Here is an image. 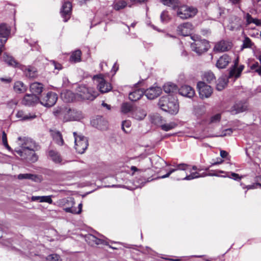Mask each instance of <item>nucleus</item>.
<instances>
[{
  "mask_svg": "<svg viewBox=\"0 0 261 261\" xmlns=\"http://www.w3.org/2000/svg\"><path fill=\"white\" fill-rule=\"evenodd\" d=\"M2 142L4 146L10 150L11 149V147L8 144L7 134L4 131H3L2 132Z\"/></svg>",
  "mask_w": 261,
  "mask_h": 261,
  "instance_id": "45",
  "label": "nucleus"
},
{
  "mask_svg": "<svg viewBox=\"0 0 261 261\" xmlns=\"http://www.w3.org/2000/svg\"><path fill=\"white\" fill-rule=\"evenodd\" d=\"M16 117L21 120H27L33 119L36 117L35 115H31L30 114H24L22 111H19L16 114Z\"/></svg>",
  "mask_w": 261,
  "mask_h": 261,
  "instance_id": "37",
  "label": "nucleus"
},
{
  "mask_svg": "<svg viewBox=\"0 0 261 261\" xmlns=\"http://www.w3.org/2000/svg\"><path fill=\"white\" fill-rule=\"evenodd\" d=\"M72 5L71 4L67 2L63 4L61 10V13L64 18V21L66 22L70 18L71 13Z\"/></svg>",
  "mask_w": 261,
  "mask_h": 261,
  "instance_id": "15",
  "label": "nucleus"
},
{
  "mask_svg": "<svg viewBox=\"0 0 261 261\" xmlns=\"http://www.w3.org/2000/svg\"><path fill=\"white\" fill-rule=\"evenodd\" d=\"M161 19L163 22L167 21L169 20V17L167 14V12L165 11L163 12L161 15Z\"/></svg>",
  "mask_w": 261,
  "mask_h": 261,
  "instance_id": "53",
  "label": "nucleus"
},
{
  "mask_svg": "<svg viewBox=\"0 0 261 261\" xmlns=\"http://www.w3.org/2000/svg\"><path fill=\"white\" fill-rule=\"evenodd\" d=\"M25 75L29 78H34L36 76V70L33 67L26 68L24 66L23 70Z\"/></svg>",
  "mask_w": 261,
  "mask_h": 261,
  "instance_id": "34",
  "label": "nucleus"
},
{
  "mask_svg": "<svg viewBox=\"0 0 261 261\" xmlns=\"http://www.w3.org/2000/svg\"><path fill=\"white\" fill-rule=\"evenodd\" d=\"M253 45V43L252 42L251 39L248 37H245L244 40H243V43L242 45V48H250Z\"/></svg>",
  "mask_w": 261,
  "mask_h": 261,
  "instance_id": "44",
  "label": "nucleus"
},
{
  "mask_svg": "<svg viewBox=\"0 0 261 261\" xmlns=\"http://www.w3.org/2000/svg\"><path fill=\"white\" fill-rule=\"evenodd\" d=\"M188 167V165L182 163L177 165L176 166V168H175L174 169H176V171L178 170H186Z\"/></svg>",
  "mask_w": 261,
  "mask_h": 261,
  "instance_id": "50",
  "label": "nucleus"
},
{
  "mask_svg": "<svg viewBox=\"0 0 261 261\" xmlns=\"http://www.w3.org/2000/svg\"><path fill=\"white\" fill-rule=\"evenodd\" d=\"M0 43H1V44H0V55H1L2 51L3 50H4L5 49V46H4L5 43H4V41H3V42H0Z\"/></svg>",
  "mask_w": 261,
  "mask_h": 261,
  "instance_id": "64",
  "label": "nucleus"
},
{
  "mask_svg": "<svg viewBox=\"0 0 261 261\" xmlns=\"http://www.w3.org/2000/svg\"><path fill=\"white\" fill-rule=\"evenodd\" d=\"M194 42L191 43V48L193 51L200 55L206 51L208 49V43L205 39H200L198 37H192Z\"/></svg>",
  "mask_w": 261,
  "mask_h": 261,
  "instance_id": "4",
  "label": "nucleus"
},
{
  "mask_svg": "<svg viewBox=\"0 0 261 261\" xmlns=\"http://www.w3.org/2000/svg\"><path fill=\"white\" fill-rule=\"evenodd\" d=\"M156 161H157V162L160 163V164H166V162L165 161H164L162 159H161V158H160L159 156H157L156 157Z\"/></svg>",
  "mask_w": 261,
  "mask_h": 261,
  "instance_id": "63",
  "label": "nucleus"
},
{
  "mask_svg": "<svg viewBox=\"0 0 261 261\" xmlns=\"http://www.w3.org/2000/svg\"><path fill=\"white\" fill-rule=\"evenodd\" d=\"M233 132V130L231 128L226 129L223 130L222 134L220 135H216L215 137H225L226 136H230Z\"/></svg>",
  "mask_w": 261,
  "mask_h": 261,
  "instance_id": "47",
  "label": "nucleus"
},
{
  "mask_svg": "<svg viewBox=\"0 0 261 261\" xmlns=\"http://www.w3.org/2000/svg\"><path fill=\"white\" fill-rule=\"evenodd\" d=\"M31 200L32 201L39 200L41 202H47L49 204L53 203V200L51 198V196H33L31 197Z\"/></svg>",
  "mask_w": 261,
  "mask_h": 261,
  "instance_id": "30",
  "label": "nucleus"
},
{
  "mask_svg": "<svg viewBox=\"0 0 261 261\" xmlns=\"http://www.w3.org/2000/svg\"><path fill=\"white\" fill-rule=\"evenodd\" d=\"M58 99L57 95L53 92H48L46 95L41 98L40 100V103L46 107H51L53 106Z\"/></svg>",
  "mask_w": 261,
  "mask_h": 261,
  "instance_id": "9",
  "label": "nucleus"
},
{
  "mask_svg": "<svg viewBox=\"0 0 261 261\" xmlns=\"http://www.w3.org/2000/svg\"><path fill=\"white\" fill-rule=\"evenodd\" d=\"M36 150H30L29 151L26 152L21 151L20 150H15V151L22 159L34 163L38 160V156L35 153Z\"/></svg>",
  "mask_w": 261,
  "mask_h": 261,
  "instance_id": "11",
  "label": "nucleus"
},
{
  "mask_svg": "<svg viewBox=\"0 0 261 261\" xmlns=\"http://www.w3.org/2000/svg\"><path fill=\"white\" fill-rule=\"evenodd\" d=\"M179 93L184 96L191 98L194 95L195 91L191 87L184 85L179 89Z\"/></svg>",
  "mask_w": 261,
  "mask_h": 261,
  "instance_id": "20",
  "label": "nucleus"
},
{
  "mask_svg": "<svg viewBox=\"0 0 261 261\" xmlns=\"http://www.w3.org/2000/svg\"><path fill=\"white\" fill-rule=\"evenodd\" d=\"M197 87L199 96L201 98H208L212 94L213 90L211 87L203 82H199L197 83Z\"/></svg>",
  "mask_w": 261,
  "mask_h": 261,
  "instance_id": "10",
  "label": "nucleus"
},
{
  "mask_svg": "<svg viewBox=\"0 0 261 261\" xmlns=\"http://www.w3.org/2000/svg\"><path fill=\"white\" fill-rule=\"evenodd\" d=\"M50 63L54 66L55 69H58V70H60V69H62V65L60 63H57L55 61H51L50 62Z\"/></svg>",
  "mask_w": 261,
  "mask_h": 261,
  "instance_id": "55",
  "label": "nucleus"
},
{
  "mask_svg": "<svg viewBox=\"0 0 261 261\" xmlns=\"http://www.w3.org/2000/svg\"><path fill=\"white\" fill-rule=\"evenodd\" d=\"M221 119V115L220 114H217L213 116H212L211 118L210 122L211 123H216L219 122Z\"/></svg>",
  "mask_w": 261,
  "mask_h": 261,
  "instance_id": "49",
  "label": "nucleus"
},
{
  "mask_svg": "<svg viewBox=\"0 0 261 261\" xmlns=\"http://www.w3.org/2000/svg\"><path fill=\"white\" fill-rule=\"evenodd\" d=\"M160 1L163 5L171 7L174 10L177 9L180 5L178 0H160Z\"/></svg>",
  "mask_w": 261,
  "mask_h": 261,
  "instance_id": "27",
  "label": "nucleus"
},
{
  "mask_svg": "<svg viewBox=\"0 0 261 261\" xmlns=\"http://www.w3.org/2000/svg\"><path fill=\"white\" fill-rule=\"evenodd\" d=\"M0 80L3 82H5L7 83H10L12 81V79L10 77L6 78V79L4 78V77H1Z\"/></svg>",
  "mask_w": 261,
  "mask_h": 261,
  "instance_id": "59",
  "label": "nucleus"
},
{
  "mask_svg": "<svg viewBox=\"0 0 261 261\" xmlns=\"http://www.w3.org/2000/svg\"><path fill=\"white\" fill-rule=\"evenodd\" d=\"M197 12V9L194 7L179 6L177 8V15L182 19H186L194 17Z\"/></svg>",
  "mask_w": 261,
  "mask_h": 261,
  "instance_id": "5",
  "label": "nucleus"
},
{
  "mask_svg": "<svg viewBox=\"0 0 261 261\" xmlns=\"http://www.w3.org/2000/svg\"><path fill=\"white\" fill-rule=\"evenodd\" d=\"M230 48L231 45L229 42L222 40L216 44L214 49L218 52H223L228 50Z\"/></svg>",
  "mask_w": 261,
  "mask_h": 261,
  "instance_id": "21",
  "label": "nucleus"
},
{
  "mask_svg": "<svg viewBox=\"0 0 261 261\" xmlns=\"http://www.w3.org/2000/svg\"><path fill=\"white\" fill-rule=\"evenodd\" d=\"M51 135L54 140L59 145H63L64 144V140L61 133L59 131H52Z\"/></svg>",
  "mask_w": 261,
  "mask_h": 261,
  "instance_id": "29",
  "label": "nucleus"
},
{
  "mask_svg": "<svg viewBox=\"0 0 261 261\" xmlns=\"http://www.w3.org/2000/svg\"><path fill=\"white\" fill-rule=\"evenodd\" d=\"M103 242L104 241L103 240L98 239L96 237H95V240L94 244H95L96 245L101 244L103 243Z\"/></svg>",
  "mask_w": 261,
  "mask_h": 261,
  "instance_id": "61",
  "label": "nucleus"
},
{
  "mask_svg": "<svg viewBox=\"0 0 261 261\" xmlns=\"http://www.w3.org/2000/svg\"><path fill=\"white\" fill-rule=\"evenodd\" d=\"M60 257L57 254H52L48 255L46 257V260L47 261H59Z\"/></svg>",
  "mask_w": 261,
  "mask_h": 261,
  "instance_id": "46",
  "label": "nucleus"
},
{
  "mask_svg": "<svg viewBox=\"0 0 261 261\" xmlns=\"http://www.w3.org/2000/svg\"><path fill=\"white\" fill-rule=\"evenodd\" d=\"M226 85V82L223 78H220L218 80V83L216 85V89L218 91H221L223 90L225 86Z\"/></svg>",
  "mask_w": 261,
  "mask_h": 261,
  "instance_id": "41",
  "label": "nucleus"
},
{
  "mask_svg": "<svg viewBox=\"0 0 261 261\" xmlns=\"http://www.w3.org/2000/svg\"><path fill=\"white\" fill-rule=\"evenodd\" d=\"M10 33V29L5 24L0 25V42L6 43Z\"/></svg>",
  "mask_w": 261,
  "mask_h": 261,
  "instance_id": "18",
  "label": "nucleus"
},
{
  "mask_svg": "<svg viewBox=\"0 0 261 261\" xmlns=\"http://www.w3.org/2000/svg\"><path fill=\"white\" fill-rule=\"evenodd\" d=\"M193 174L194 175V176H196V178H198V177H204V176H207V175L217 176V175L216 174H206V173H203L202 174H200L199 173L197 172H193Z\"/></svg>",
  "mask_w": 261,
  "mask_h": 261,
  "instance_id": "52",
  "label": "nucleus"
},
{
  "mask_svg": "<svg viewBox=\"0 0 261 261\" xmlns=\"http://www.w3.org/2000/svg\"><path fill=\"white\" fill-rule=\"evenodd\" d=\"M203 79L208 83H212L215 81V76L211 71H207L203 75Z\"/></svg>",
  "mask_w": 261,
  "mask_h": 261,
  "instance_id": "39",
  "label": "nucleus"
},
{
  "mask_svg": "<svg viewBox=\"0 0 261 261\" xmlns=\"http://www.w3.org/2000/svg\"><path fill=\"white\" fill-rule=\"evenodd\" d=\"M133 117L138 120H143L146 116V112L145 111L137 109L133 111Z\"/></svg>",
  "mask_w": 261,
  "mask_h": 261,
  "instance_id": "26",
  "label": "nucleus"
},
{
  "mask_svg": "<svg viewBox=\"0 0 261 261\" xmlns=\"http://www.w3.org/2000/svg\"><path fill=\"white\" fill-rule=\"evenodd\" d=\"M248 109L247 105L242 101L235 103L230 109L229 111L232 115H236L246 111Z\"/></svg>",
  "mask_w": 261,
  "mask_h": 261,
  "instance_id": "13",
  "label": "nucleus"
},
{
  "mask_svg": "<svg viewBox=\"0 0 261 261\" xmlns=\"http://www.w3.org/2000/svg\"><path fill=\"white\" fill-rule=\"evenodd\" d=\"M48 155L50 159L56 163H60L62 162V158L60 154L55 150H49L48 151Z\"/></svg>",
  "mask_w": 261,
  "mask_h": 261,
  "instance_id": "28",
  "label": "nucleus"
},
{
  "mask_svg": "<svg viewBox=\"0 0 261 261\" xmlns=\"http://www.w3.org/2000/svg\"><path fill=\"white\" fill-rule=\"evenodd\" d=\"M76 99L77 100H94L98 95L97 92L93 88L80 85L76 89Z\"/></svg>",
  "mask_w": 261,
  "mask_h": 261,
  "instance_id": "3",
  "label": "nucleus"
},
{
  "mask_svg": "<svg viewBox=\"0 0 261 261\" xmlns=\"http://www.w3.org/2000/svg\"><path fill=\"white\" fill-rule=\"evenodd\" d=\"M133 110L132 106L128 103H124L121 106V111L123 113H127Z\"/></svg>",
  "mask_w": 261,
  "mask_h": 261,
  "instance_id": "42",
  "label": "nucleus"
},
{
  "mask_svg": "<svg viewBox=\"0 0 261 261\" xmlns=\"http://www.w3.org/2000/svg\"><path fill=\"white\" fill-rule=\"evenodd\" d=\"M18 140L22 143H19V145L21 147L19 150L21 151H29L30 150H38L39 146L31 139L26 138H22L19 137Z\"/></svg>",
  "mask_w": 261,
  "mask_h": 261,
  "instance_id": "7",
  "label": "nucleus"
},
{
  "mask_svg": "<svg viewBox=\"0 0 261 261\" xmlns=\"http://www.w3.org/2000/svg\"><path fill=\"white\" fill-rule=\"evenodd\" d=\"M37 177V175L30 173L19 174L17 176V178L20 180L28 179L33 181H36Z\"/></svg>",
  "mask_w": 261,
  "mask_h": 261,
  "instance_id": "36",
  "label": "nucleus"
},
{
  "mask_svg": "<svg viewBox=\"0 0 261 261\" xmlns=\"http://www.w3.org/2000/svg\"><path fill=\"white\" fill-rule=\"evenodd\" d=\"M131 126V122L129 120L123 121L122 123V129L125 133L129 132V128Z\"/></svg>",
  "mask_w": 261,
  "mask_h": 261,
  "instance_id": "43",
  "label": "nucleus"
},
{
  "mask_svg": "<svg viewBox=\"0 0 261 261\" xmlns=\"http://www.w3.org/2000/svg\"><path fill=\"white\" fill-rule=\"evenodd\" d=\"M56 116H60L65 122L79 121L83 118L82 112L74 109L65 107L54 112Z\"/></svg>",
  "mask_w": 261,
  "mask_h": 261,
  "instance_id": "1",
  "label": "nucleus"
},
{
  "mask_svg": "<svg viewBox=\"0 0 261 261\" xmlns=\"http://www.w3.org/2000/svg\"><path fill=\"white\" fill-rule=\"evenodd\" d=\"M193 173H192L191 174L189 175H187L186 177H184L182 179L184 180H191L194 178H196V176H194Z\"/></svg>",
  "mask_w": 261,
  "mask_h": 261,
  "instance_id": "57",
  "label": "nucleus"
},
{
  "mask_svg": "<svg viewBox=\"0 0 261 261\" xmlns=\"http://www.w3.org/2000/svg\"><path fill=\"white\" fill-rule=\"evenodd\" d=\"M30 88L32 93L36 95L37 94H40L42 92L43 86L40 83L35 82L30 85Z\"/></svg>",
  "mask_w": 261,
  "mask_h": 261,
  "instance_id": "24",
  "label": "nucleus"
},
{
  "mask_svg": "<svg viewBox=\"0 0 261 261\" xmlns=\"http://www.w3.org/2000/svg\"><path fill=\"white\" fill-rule=\"evenodd\" d=\"M177 124L173 122H170L169 123L164 124L161 125V127L162 129L164 131H169L176 126Z\"/></svg>",
  "mask_w": 261,
  "mask_h": 261,
  "instance_id": "40",
  "label": "nucleus"
},
{
  "mask_svg": "<svg viewBox=\"0 0 261 261\" xmlns=\"http://www.w3.org/2000/svg\"><path fill=\"white\" fill-rule=\"evenodd\" d=\"M3 60L9 66L18 67L20 68L21 70H23L24 66L20 65L12 56L8 55L6 53L4 54Z\"/></svg>",
  "mask_w": 261,
  "mask_h": 261,
  "instance_id": "19",
  "label": "nucleus"
},
{
  "mask_svg": "<svg viewBox=\"0 0 261 261\" xmlns=\"http://www.w3.org/2000/svg\"><path fill=\"white\" fill-rule=\"evenodd\" d=\"M253 23L257 26H261V20L257 18H254Z\"/></svg>",
  "mask_w": 261,
  "mask_h": 261,
  "instance_id": "60",
  "label": "nucleus"
},
{
  "mask_svg": "<svg viewBox=\"0 0 261 261\" xmlns=\"http://www.w3.org/2000/svg\"><path fill=\"white\" fill-rule=\"evenodd\" d=\"M82 53L80 50H76L73 52L70 56V60L74 63L78 62L81 60Z\"/></svg>",
  "mask_w": 261,
  "mask_h": 261,
  "instance_id": "35",
  "label": "nucleus"
},
{
  "mask_svg": "<svg viewBox=\"0 0 261 261\" xmlns=\"http://www.w3.org/2000/svg\"><path fill=\"white\" fill-rule=\"evenodd\" d=\"M94 79L96 82L97 88L101 93H107L111 90L112 87L111 84L106 82L101 75L94 76Z\"/></svg>",
  "mask_w": 261,
  "mask_h": 261,
  "instance_id": "8",
  "label": "nucleus"
},
{
  "mask_svg": "<svg viewBox=\"0 0 261 261\" xmlns=\"http://www.w3.org/2000/svg\"><path fill=\"white\" fill-rule=\"evenodd\" d=\"M158 105L162 110L172 115L176 114L179 110L177 100L169 95L162 97L160 99Z\"/></svg>",
  "mask_w": 261,
  "mask_h": 261,
  "instance_id": "2",
  "label": "nucleus"
},
{
  "mask_svg": "<svg viewBox=\"0 0 261 261\" xmlns=\"http://www.w3.org/2000/svg\"><path fill=\"white\" fill-rule=\"evenodd\" d=\"M260 66H259L258 63L257 62H256L255 63L253 64L250 66V69L251 70H256L258 68H259Z\"/></svg>",
  "mask_w": 261,
  "mask_h": 261,
  "instance_id": "58",
  "label": "nucleus"
},
{
  "mask_svg": "<svg viewBox=\"0 0 261 261\" xmlns=\"http://www.w3.org/2000/svg\"><path fill=\"white\" fill-rule=\"evenodd\" d=\"M144 94V91L142 89H137L130 92L129 94V99L132 101H137L140 99Z\"/></svg>",
  "mask_w": 261,
  "mask_h": 261,
  "instance_id": "25",
  "label": "nucleus"
},
{
  "mask_svg": "<svg viewBox=\"0 0 261 261\" xmlns=\"http://www.w3.org/2000/svg\"><path fill=\"white\" fill-rule=\"evenodd\" d=\"M64 210L67 213H71L72 214H75L76 213V208L72 206L71 207L64 208Z\"/></svg>",
  "mask_w": 261,
  "mask_h": 261,
  "instance_id": "54",
  "label": "nucleus"
},
{
  "mask_svg": "<svg viewBox=\"0 0 261 261\" xmlns=\"http://www.w3.org/2000/svg\"><path fill=\"white\" fill-rule=\"evenodd\" d=\"M61 97L66 102H70L73 101L74 99H76V95H75L70 90L63 91L61 93Z\"/></svg>",
  "mask_w": 261,
  "mask_h": 261,
  "instance_id": "22",
  "label": "nucleus"
},
{
  "mask_svg": "<svg viewBox=\"0 0 261 261\" xmlns=\"http://www.w3.org/2000/svg\"><path fill=\"white\" fill-rule=\"evenodd\" d=\"M176 171V169H170V171L165 175L162 176L160 178H165L168 177L173 172Z\"/></svg>",
  "mask_w": 261,
  "mask_h": 261,
  "instance_id": "56",
  "label": "nucleus"
},
{
  "mask_svg": "<svg viewBox=\"0 0 261 261\" xmlns=\"http://www.w3.org/2000/svg\"><path fill=\"white\" fill-rule=\"evenodd\" d=\"M127 6L125 0H115L113 4V8L117 11L124 9Z\"/></svg>",
  "mask_w": 261,
  "mask_h": 261,
  "instance_id": "31",
  "label": "nucleus"
},
{
  "mask_svg": "<svg viewBox=\"0 0 261 261\" xmlns=\"http://www.w3.org/2000/svg\"><path fill=\"white\" fill-rule=\"evenodd\" d=\"M193 29V25L190 22H184L179 25L177 29L178 33L184 36H187L191 34Z\"/></svg>",
  "mask_w": 261,
  "mask_h": 261,
  "instance_id": "12",
  "label": "nucleus"
},
{
  "mask_svg": "<svg viewBox=\"0 0 261 261\" xmlns=\"http://www.w3.org/2000/svg\"><path fill=\"white\" fill-rule=\"evenodd\" d=\"M162 93V89L159 87H152L147 89L144 93L149 99H153L159 96Z\"/></svg>",
  "mask_w": 261,
  "mask_h": 261,
  "instance_id": "14",
  "label": "nucleus"
},
{
  "mask_svg": "<svg viewBox=\"0 0 261 261\" xmlns=\"http://www.w3.org/2000/svg\"><path fill=\"white\" fill-rule=\"evenodd\" d=\"M163 89L166 93H169L175 90L176 89V86L174 84L167 83L164 85Z\"/></svg>",
  "mask_w": 261,
  "mask_h": 261,
  "instance_id": "38",
  "label": "nucleus"
},
{
  "mask_svg": "<svg viewBox=\"0 0 261 261\" xmlns=\"http://www.w3.org/2000/svg\"><path fill=\"white\" fill-rule=\"evenodd\" d=\"M40 101L39 98L35 94H26L22 101V103L25 106H32Z\"/></svg>",
  "mask_w": 261,
  "mask_h": 261,
  "instance_id": "16",
  "label": "nucleus"
},
{
  "mask_svg": "<svg viewBox=\"0 0 261 261\" xmlns=\"http://www.w3.org/2000/svg\"><path fill=\"white\" fill-rule=\"evenodd\" d=\"M245 18L246 19L247 25H248L250 24L253 23L254 19V18H253L252 17V16L249 13L246 14V15L245 16Z\"/></svg>",
  "mask_w": 261,
  "mask_h": 261,
  "instance_id": "48",
  "label": "nucleus"
},
{
  "mask_svg": "<svg viewBox=\"0 0 261 261\" xmlns=\"http://www.w3.org/2000/svg\"><path fill=\"white\" fill-rule=\"evenodd\" d=\"M228 155V153L224 150H221L220 151V155L222 158H226Z\"/></svg>",
  "mask_w": 261,
  "mask_h": 261,
  "instance_id": "62",
  "label": "nucleus"
},
{
  "mask_svg": "<svg viewBox=\"0 0 261 261\" xmlns=\"http://www.w3.org/2000/svg\"><path fill=\"white\" fill-rule=\"evenodd\" d=\"M95 237L92 234H88L86 237V241H88V243L89 244H91V245L93 244V243H94L95 240Z\"/></svg>",
  "mask_w": 261,
  "mask_h": 261,
  "instance_id": "51",
  "label": "nucleus"
},
{
  "mask_svg": "<svg viewBox=\"0 0 261 261\" xmlns=\"http://www.w3.org/2000/svg\"><path fill=\"white\" fill-rule=\"evenodd\" d=\"M93 126L100 130L107 128L108 122L101 117H98L91 121Z\"/></svg>",
  "mask_w": 261,
  "mask_h": 261,
  "instance_id": "17",
  "label": "nucleus"
},
{
  "mask_svg": "<svg viewBox=\"0 0 261 261\" xmlns=\"http://www.w3.org/2000/svg\"><path fill=\"white\" fill-rule=\"evenodd\" d=\"M14 90L18 93H23L27 90V87L22 82L17 81L14 84Z\"/></svg>",
  "mask_w": 261,
  "mask_h": 261,
  "instance_id": "32",
  "label": "nucleus"
},
{
  "mask_svg": "<svg viewBox=\"0 0 261 261\" xmlns=\"http://www.w3.org/2000/svg\"><path fill=\"white\" fill-rule=\"evenodd\" d=\"M73 136L75 150L79 153H83L88 146V139L84 136L78 135L76 132L73 133Z\"/></svg>",
  "mask_w": 261,
  "mask_h": 261,
  "instance_id": "6",
  "label": "nucleus"
},
{
  "mask_svg": "<svg viewBox=\"0 0 261 261\" xmlns=\"http://www.w3.org/2000/svg\"><path fill=\"white\" fill-rule=\"evenodd\" d=\"M244 67L243 65H241L238 68H231L229 72V77L234 76L236 78L239 77Z\"/></svg>",
  "mask_w": 261,
  "mask_h": 261,
  "instance_id": "33",
  "label": "nucleus"
},
{
  "mask_svg": "<svg viewBox=\"0 0 261 261\" xmlns=\"http://www.w3.org/2000/svg\"><path fill=\"white\" fill-rule=\"evenodd\" d=\"M230 61L229 57L225 54L221 56L216 63V66L218 68H225Z\"/></svg>",
  "mask_w": 261,
  "mask_h": 261,
  "instance_id": "23",
  "label": "nucleus"
}]
</instances>
